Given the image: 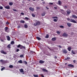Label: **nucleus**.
Returning a JSON list of instances; mask_svg holds the SVG:
<instances>
[{
  "instance_id": "f257e3e1",
  "label": "nucleus",
  "mask_w": 77,
  "mask_h": 77,
  "mask_svg": "<svg viewBox=\"0 0 77 77\" xmlns=\"http://www.w3.org/2000/svg\"><path fill=\"white\" fill-rule=\"evenodd\" d=\"M40 22L39 21H37L36 23H34V26H39L40 25Z\"/></svg>"
},
{
  "instance_id": "f03ea898",
  "label": "nucleus",
  "mask_w": 77,
  "mask_h": 77,
  "mask_svg": "<svg viewBox=\"0 0 77 77\" xmlns=\"http://www.w3.org/2000/svg\"><path fill=\"white\" fill-rule=\"evenodd\" d=\"M70 21V22H72V23H77V22L74 20L71 19Z\"/></svg>"
},
{
  "instance_id": "7ed1b4c3",
  "label": "nucleus",
  "mask_w": 77,
  "mask_h": 77,
  "mask_svg": "<svg viewBox=\"0 0 77 77\" xmlns=\"http://www.w3.org/2000/svg\"><path fill=\"white\" fill-rule=\"evenodd\" d=\"M70 21V22H72V23H77V22L74 20L71 19Z\"/></svg>"
},
{
  "instance_id": "20e7f679",
  "label": "nucleus",
  "mask_w": 77,
  "mask_h": 77,
  "mask_svg": "<svg viewBox=\"0 0 77 77\" xmlns=\"http://www.w3.org/2000/svg\"><path fill=\"white\" fill-rule=\"evenodd\" d=\"M63 36L64 37H68V35L66 33H64L63 34Z\"/></svg>"
},
{
  "instance_id": "39448f33",
  "label": "nucleus",
  "mask_w": 77,
  "mask_h": 77,
  "mask_svg": "<svg viewBox=\"0 0 77 77\" xmlns=\"http://www.w3.org/2000/svg\"><path fill=\"white\" fill-rule=\"evenodd\" d=\"M67 14L68 15H69L70 13H71V11L69 10H68L66 11Z\"/></svg>"
},
{
  "instance_id": "423d86ee",
  "label": "nucleus",
  "mask_w": 77,
  "mask_h": 77,
  "mask_svg": "<svg viewBox=\"0 0 77 77\" xmlns=\"http://www.w3.org/2000/svg\"><path fill=\"white\" fill-rule=\"evenodd\" d=\"M5 9H10V6L9 5H7L5 7Z\"/></svg>"
},
{
  "instance_id": "0eeeda50",
  "label": "nucleus",
  "mask_w": 77,
  "mask_h": 77,
  "mask_svg": "<svg viewBox=\"0 0 77 77\" xmlns=\"http://www.w3.org/2000/svg\"><path fill=\"white\" fill-rule=\"evenodd\" d=\"M1 53H2V54H7V53L5 52H4V51L3 50L1 51Z\"/></svg>"
},
{
  "instance_id": "6e6552de",
  "label": "nucleus",
  "mask_w": 77,
  "mask_h": 77,
  "mask_svg": "<svg viewBox=\"0 0 77 77\" xmlns=\"http://www.w3.org/2000/svg\"><path fill=\"white\" fill-rule=\"evenodd\" d=\"M68 66L69 67H71L72 68L74 67V65H72L71 64H69L68 65Z\"/></svg>"
},
{
  "instance_id": "1a4fd4ad",
  "label": "nucleus",
  "mask_w": 77,
  "mask_h": 77,
  "mask_svg": "<svg viewBox=\"0 0 77 77\" xmlns=\"http://www.w3.org/2000/svg\"><path fill=\"white\" fill-rule=\"evenodd\" d=\"M44 62H45V61H44L42 60H40L39 61V63H44Z\"/></svg>"
},
{
  "instance_id": "9d476101",
  "label": "nucleus",
  "mask_w": 77,
  "mask_h": 77,
  "mask_svg": "<svg viewBox=\"0 0 77 77\" xmlns=\"http://www.w3.org/2000/svg\"><path fill=\"white\" fill-rule=\"evenodd\" d=\"M67 25L69 27H71V24L70 23H67Z\"/></svg>"
},
{
  "instance_id": "9b49d317",
  "label": "nucleus",
  "mask_w": 77,
  "mask_h": 77,
  "mask_svg": "<svg viewBox=\"0 0 77 77\" xmlns=\"http://www.w3.org/2000/svg\"><path fill=\"white\" fill-rule=\"evenodd\" d=\"M42 71H44V72H48V70L45 69H42Z\"/></svg>"
},
{
  "instance_id": "f8f14e48",
  "label": "nucleus",
  "mask_w": 77,
  "mask_h": 77,
  "mask_svg": "<svg viewBox=\"0 0 77 77\" xmlns=\"http://www.w3.org/2000/svg\"><path fill=\"white\" fill-rule=\"evenodd\" d=\"M29 9L30 11H34V9L32 8H29Z\"/></svg>"
},
{
  "instance_id": "ddd939ff",
  "label": "nucleus",
  "mask_w": 77,
  "mask_h": 77,
  "mask_svg": "<svg viewBox=\"0 0 77 77\" xmlns=\"http://www.w3.org/2000/svg\"><path fill=\"white\" fill-rule=\"evenodd\" d=\"M7 39L8 41H10L11 40V38H10V37H9V36H7Z\"/></svg>"
},
{
  "instance_id": "4468645a",
  "label": "nucleus",
  "mask_w": 77,
  "mask_h": 77,
  "mask_svg": "<svg viewBox=\"0 0 77 77\" xmlns=\"http://www.w3.org/2000/svg\"><path fill=\"white\" fill-rule=\"evenodd\" d=\"M52 41H56V38H52Z\"/></svg>"
},
{
  "instance_id": "2eb2a0df",
  "label": "nucleus",
  "mask_w": 77,
  "mask_h": 77,
  "mask_svg": "<svg viewBox=\"0 0 77 77\" xmlns=\"http://www.w3.org/2000/svg\"><path fill=\"white\" fill-rule=\"evenodd\" d=\"M63 53H67V51L65 49L63 50Z\"/></svg>"
},
{
  "instance_id": "dca6fc26",
  "label": "nucleus",
  "mask_w": 77,
  "mask_h": 77,
  "mask_svg": "<svg viewBox=\"0 0 77 77\" xmlns=\"http://www.w3.org/2000/svg\"><path fill=\"white\" fill-rule=\"evenodd\" d=\"M8 27H5V32H7V30H8Z\"/></svg>"
},
{
  "instance_id": "f3484780",
  "label": "nucleus",
  "mask_w": 77,
  "mask_h": 77,
  "mask_svg": "<svg viewBox=\"0 0 77 77\" xmlns=\"http://www.w3.org/2000/svg\"><path fill=\"white\" fill-rule=\"evenodd\" d=\"M36 38L37 39H38V41H40V40H41V38L40 37H36Z\"/></svg>"
},
{
  "instance_id": "a211bd4d",
  "label": "nucleus",
  "mask_w": 77,
  "mask_h": 77,
  "mask_svg": "<svg viewBox=\"0 0 77 77\" xmlns=\"http://www.w3.org/2000/svg\"><path fill=\"white\" fill-rule=\"evenodd\" d=\"M68 49L69 51H71V47H68Z\"/></svg>"
},
{
  "instance_id": "6ab92c4d",
  "label": "nucleus",
  "mask_w": 77,
  "mask_h": 77,
  "mask_svg": "<svg viewBox=\"0 0 77 77\" xmlns=\"http://www.w3.org/2000/svg\"><path fill=\"white\" fill-rule=\"evenodd\" d=\"M20 71L21 72H24V70H23V69H20Z\"/></svg>"
},
{
  "instance_id": "aec40b11",
  "label": "nucleus",
  "mask_w": 77,
  "mask_h": 77,
  "mask_svg": "<svg viewBox=\"0 0 77 77\" xmlns=\"http://www.w3.org/2000/svg\"><path fill=\"white\" fill-rule=\"evenodd\" d=\"M7 48H11V45L9 44L7 46Z\"/></svg>"
},
{
  "instance_id": "412c9836",
  "label": "nucleus",
  "mask_w": 77,
  "mask_h": 77,
  "mask_svg": "<svg viewBox=\"0 0 77 77\" xmlns=\"http://www.w3.org/2000/svg\"><path fill=\"white\" fill-rule=\"evenodd\" d=\"M13 67H14V66H13L12 65H10L9 66V67L10 68H13Z\"/></svg>"
},
{
  "instance_id": "4be33fe9",
  "label": "nucleus",
  "mask_w": 77,
  "mask_h": 77,
  "mask_svg": "<svg viewBox=\"0 0 77 77\" xmlns=\"http://www.w3.org/2000/svg\"><path fill=\"white\" fill-rule=\"evenodd\" d=\"M18 62H19L20 63H23V61H22V60H20Z\"/></svg>"
},
{
  "instance_id": "5701e85b",
  "label": "nucleus",
  "mask_w": 77,
  "mask_h": 77,
  "mask_svg": "<svg viewBox=\"0 0 77 77\" xmlns=\"http://www.w3.org/2000/svg\"><path fill=\"white\" fill-rule=\"evenodd\" d=\"M61 2L60 1V0L59 1H58V5H61Z\"/></svg>"
},
{
  "instance_id": "b1692460",
  "label": "nucleus",
  "mask_w": 77,
  "mask_h": 77,
  "mask_svg": "<svg viewBox=\"0 0 77 77\" xmlns=\"http://www.w3.org/2000/svg\"><path fill=\"white\" fill-rule=\"evenodd\" d=\"M20 23H24V21L23 20H21L20 21Z\"/></svg>"
},
{
  "instance_id": "393cba45",
  "label": "nucleus",
  "mask_w": 77,
  "mask_h": 77,
  "mask_svg": "<svg viewBox=\"0 0 77 77\" xmlns=\"http://www.w3.org/2000/svg\"><path fill=\"white\" fill-rule=\"evenodd\" d=\"M72 17H73L74 18H77V16H76L75 15H72Z\"/></svg>"
},
{
  "instance_id": "a878e982",
  "label": "nucleus",
  "mask_w": 77,
  "mask_h": 77,
  "mask_svg": "<svg viewBox=\"0 0 77 77\" xmlns=\"http://www.w3.org/2000/svg\"><path fill=\"white\" fill-rule=\"evenodd\" d=\"M72 53L73 54H75V52L73 50H72Z\"/></svg>"
},
{
  "instance_id": "bb28decb",
  "label": "nucleus",
  "mask_w": 77,
  "mask_h": 77,
  "mask_svg": "<svg viewBox=\"0 0 77 77\" xmlns=\"http://www.w3.org/2000/svg\"><path fill=\"white\" fill-rule=\"evenodd\" d=\"M54 22H57V20L56 19H54Z\"/></svg>"
},
{
  "instance_id": "cd10ccee",
  "label": "nucleus",
  "mask_w": 77,
  "mask_h": 77,
  "mask_svg": "<svg viewBox=\"0 0 77 77\" xmlns=\"http://www.w3.org/2000/svg\"><path fill=\"white\" fill-rule=\"evenodd\" d=\"M24 27L25 28H27L28 27V26H27V25L25 24Z\"/></svg>"
},
{
  "instance_id": "c85d7f7f",
  "label": "nucleus",
  "mask_w": 77,
  "mask_h": 77,
  "mask_svg": "<svg viewBox=\"0 0 77 77\" xmlns=\"http://www.w3.org/2000/svg\"><path fill=\"white\" fill-rule=\"evenodd\" d=\"M23 63H24L25 64H26V65L27 64V62L25 61H23Z\"/></svg>"
},
{
  "instance_id": "c756f323",
  "label": "nucleus",
  "mask_w": 77,
  "mask_h": 77,
  "mask_svg": "<svg viewBox=\"0 0 77 77\" xmlns=\"http://www.w3.org/2000/svg\"><path fill=\"white\" fill-rule=\"evenodd\" d=\"M9 5L10 6H12L13 5V3L12 2H10L9 3Z\"/></svg>"
},
{
  "instance_id": "7c9ffc66",
  "label": "nucleus",
  "mask_w": 77,
  "mask_h": 77,
  "mask_svg": "<svg viewBox=\"0 0 77 77\" xmlns=\"http://www.w3.org/2000/svg\"><path fill=\"white\" fill-rule=\"evenodd\" d=\"M21 45H19L17 46V48H20V47H21Z\"/></svg>"
},
{
  "instance_id": "2f4dec72",
  "label": "nucleus",
  "mask_w": 77,
  "mask_h": 77,
  "mask_svg": "<svg viewBox=\"0 0 77 77\" xmlns=\"http://www.w3.org/2000/svg\"><path fill=\"white\" fill-rule=\"evenodd\" d=\"M22 48H23V50H25L26 49V47L25 46H22Z\"/></svg>"
},
{
  "instance_id": "473e14b6",
  "label": "nucleus",
  "mask_w": 77,
  "mask_h": 77,
  "mask_svg": "<svg viewBox=\"0 0 77 77\" xmlns=\"http://www.w3.org/2000/svg\"><path fill=\"white\" fill-rule=\"evenodd\" d=\"M33 75L34 76V77H38V75Z\"/></svg>"
},
{
  "instance_id": "72a5a7b5",
  "label": "nucleus",
  "mask_w": 77,
  "mask_h": 77,
  "mask_svg": "<svg viewBox=\"0 0 77 77\" xmlns=\"http://www.w3.org/2000/svg\"><path fill=\"white\" fill-rule=\"evenodd\" d=\"M49 37V36L48 35H47L46 36H45L46 38H48Z\"/></svg>"
},
{
  "instance_id": "f704fd0d",
  "label": "nucleus",
  "mask_w": 77,
  "mask_h": 77,
  "mask_svg": "<svg viewBox=\"0 0 77 77\" xmlns=\"http://www.w3.org/2000/svg\"><path fill=\"white\" fill-rule=\"evenodd\" d=\"M60 28H64V26L62 25H61L60 26Z\"/></svg>"
},
{
  "instance_id": "c9c22d12",
  "label": "nucleus",
  "mask_w": 77,
  "mask_h": 77,
  "mask_svg": "<svg viewBox=\"0 0 77 77\" xmlns=\"http://www.w3.org/2000/svg\"><path fill=\"white\" fill-rule=\"evenodd\" d=\"M11 44H14V41H12L11 43Z\"/></svg>"
},
{
  "instance_id": "e433bc0d",
  "label": "nucleus",
  "mask_w": 77,
  "mask_h": 77,
  "mask_svg": "<svg viewBox=\"0 0 77 77\" xmlns=\"http://www.w3.org/2000/svg\"><path fill=\"white\" fill-rule=\"evenodd\" d=\"M32 16L33 17H35V15L34 14H32Z\"/></svg>"
},
{
  "instance_id": "4c0bfd02",
  "label": "nucleus",
  "mask_w": 77,
  "mask_h": 77,
  "mask_svg": "<svg viewBox=\"0 0 77 77\" xmlns=\"http://www.w3.org/2000/svg\"><path fill=\"white\" fill-rule=\"evenodd\" d=\"M13 11H14V12H17V11L15 9H13Z\"/></svg>"
},
{
  "instance_id": "58836bf2",
  "label": "nucleus",
  "mask_w": 77,
  "mask_h": 77,
  "mask_svg": "<svg viewBox=\"0 0 77 77\" xmlns=\"http://www.w3.org/2000/svg\"><path fill=\"white\" fill-rule=\"evenodd\" d=\"M20 49H23V45H21L20 47Z\"/></svg>"
},
{
  "instance_id": "ea45409f",
  "label": "nucleus",
  "mask_w": 77,
  "mask_h": 77,
  "mask_svg": "<svg viewBox=\"0 0 77 77\" xmlns=\"http://www.w3.org/2000/svg\"><path fill=\"white\" fill-rule=\"evenodd\" d=\"M19 51H20V50L19 49H17L16 51V52H18Z\"/></svg>"
},
{
  "instance_id": "a19ab883",
  "label": "nucleus",
  "mask_w": 77,
  "mask_h": 77,
  "mask_svg": "<svg viewBox=\"0 0 77 77\" xmlns=\"http://www.w3.org/2000/svg\"><path fill=\"white\" fill-rule=\"evenodd\" d=\"M5 67L2 68L1 69V71H3V70H4V69H5Z\"/></svg>"
},
{
  "instance_id": "79ce46f5",
  "label": "nucleus",
  "mask_w": 77,
  "mask_h": 77,
  "mask_svg": "<svg viewBox=\"0 0 77 77\" xmlns=\"http://www.w3.org/2000/svg\"><path fill=\"white\" fill-rule=\"evenodd\" d=\"M42 17H43L44 16H45V14H42Z\"/></svg>"
},
{
  "instance_id": "37998d69",
  "label": "nucleus",
  "mask_w": 77,
  "mask_h": 77,
  "mask_svg": "<svg viewBox=\"0 0 77 77\" xmlns=\"http://www.w3.org/2000/svg\"><path fill=\"white\" fill-rule=\"evenodd\" d=\"M25 19V20H29V18L27 17H26Z\"/></svg>"
},
{
  "instance_id": "c03bdc74",
  "label": "nucleus",
  "mask_w": 77,
  "mask_h": 77,
  "mask_svg": "<svg viewBox=\"0 0 77 77\" xmlns=\"http://www.w3.org/2000/svg\"><path fill=\"white\" fill-rule=\"evenodd\" d=\"M24 57V56H23V55H20V57Z\"/></svg>"
},
{
  "instance_id": "a18cd8bd",
  "label": "nucleus",
  "mask_w": 77,
  "mask_h": 77,
  "mask_svg": "<svg viewBox=\"0 0 77 77\" xmlns=\"http://www.w3.org/2000/svg\"><path fill=\"white\" fill-rule=\"evenodd\" d=\"M0 61L2 62V63H3V62H4V61H3V60H0Z\"/></svg>"
},
{
  "instance_id": "49530a36",
  "label": "nucleus",
  "mask_w": 77,
  "mask_h": 77,
  "mask_svg": "<svg viewBox=\"0 0 77 77\" xmlns=\"http://www.w3.org/2000/svg\"><path fill=\"white\" fill-rule=\"evenodd\" d=\"M57 34H60V32L59 31H57Z\"/></svg>"
},
{
  "instance_id": "de8ad7c7",
  "label": "nucleus",
  "mask_w": 77,
  "mask_h": 77,
  "mask_svg": "<svg viewBox=\"0 0 77 77\" xmlns=\"http://www.w3.org/2000/svg\"><path fill=\"white\" fill-rule=\"evenodd\" d=\"M6 24H7V25H8V24H9V22L7 21L6 23Z\"/></svg>"
},
{
  "instance_id": "09e8293b",
  "label": "nucleus",
  "mask_w": 77,
  "mask_h": 77,
  "mask_svg": "<svg viewBox=\"0 0 77 77\" xmlns=\"http://www.w3.org/2000/svg\"><path fill=\"white\" fill-rule=\"evenodd\" d=\"M3 9V7L1 6L0 7V9Z\"/></svg>"
},
{
  "instance_id": "8fccbe9b",
  "label": "nucleus",
  "mask_w": 77,
  "mask_h": 77,
  "mask_svg": "<svg viewBox=\"0 0 77 77\" xmlns=\"http://www.w3.org/2000/svg\"><path fill=\"white\" fill-rule=\"evenodd\" d=\"M21 14L22 15H24V13L23 12L21 13Z\"/></svg>"
},
{
  "instance_id": "3c124183",
  "label": "nucleus",
  "mask_w": 77,
  "mask_h": 77,
  "mask_svg": "<svg viewBox=\"0 0 77 77\" xmlns=\"http://www.w3.org/2000/svg\"><path fill=\"white\" fill-rule=\"evenodd\" d=\"M53 18H58V17H54Z\"/></svg>"
},
{
  "instance_id": "603ef678",
  "label": "nucleus",
  "mask_w": 77,
  "mask_h": 77,
  "mask_svg": "<svg viewBox=\"0 0 77 77\" xmlns=\"http://www.w3.org/2000/svg\"><path fill=\"white\" fill-rule=\"evenodd\" d=\"M36 9L37 10H38V9H40V8H39V7H37L36 8Z\"/></svg>"
},
{
  "instance_id": "864d4df0",
  "label": "nucleus",
  "mask_w": 77,
  "mask_h": 77,
  "mask_svg": "<svg viewBox=\"0 0 77 77\" xmlns=\"http://www.w3.org/2000/svg\"><path fill=\"white\" fill-rule=\"evenodd\" d=\"M67 20L68 21H71V19H70L67 18Z\"/></svg>"
},
{
  "instance_id": "5fc2aeb1",
  "label": "nucleus",
  "mask_w": 77,
  "mask_h": 77,
  "mask_svg": "<svg viewBox=\"0 0 77 77\" xmlns=\"http://www.w3.org/2000/svg\"><path fill=\"white\" fill-rule=\"evenodd\" d=\"M64 8H68V6L67 5H66L64 6Z\"/></svg>"
},
{
  "instance_id": "6e6d98bb",
  "label": "nucleus",
  "mask_w": 77,
  "mask_h": 77,
  "mask_svg": "<svg viewBox=\"0 0 77 77\" xmlns=\"http://www.w3.org/2000/svg\"><path fill=\"white\" fill-rule=\"evenodd\" d=\"M58 47H59V48H62V46L60 45H59Z\"/></svg>"
},
{
  "instance_id": "4d7b16f0",
  "label": "nucleus",
  "mask_w": 77,
  "mask_h": 77,
  "mask_svg": "<svg viewBox=\"0 0 77 77\" xmlns=\"http://www.w3.org/2000/svg\"><path fill=\"white\" fill-rule=\"evenodd\" d=\"M17 28H18V29H19V28H20V26H17Z\"/></svg>"
},
{
  "instance_id": "13d9d810",
  "label": "nucleus",
  "mask_w": 77,
  "mask_h": 77,
  "mask_svg": "<svg viewBox=\"0 0 77 77\" xmlns=\"http://www.w3.org/2000/svg\"><path fill=\"white\" fill-rule=\"evenodd\" d=\"M54 58H55V59H57V57H56V56H55Z\"/></svg>"
},
{
  "instance_id": "bf43d9fd",
  "label": "nucleus",
  "mask_w": 77,
  "mask_h": 77,
  "mask_svg": "<svg viewBox=\"0 0 77 77\" xmlns=\"http://www.w3.org/2000/svg\"><path fill=\"white\" fill-rule=\"evenodd\" d=\"M50 4L51 5H53V3H50Z\"/></svg>"
},
{
  "instance_id": "052dcab7",
  "label": "nucleus",
  "mask_w": 77,
  "mask_h": 77,
  "mask_svg": "<svg viewBox=\"0 0 77 77\" xmlns=\"http://www.w3.org/2000/svg\"><path fill=\"white\" fill-rule=\"evenodd\" d=\"M41 75L42 76V77H44V76L42 74H41Z\"/></svg>"
},
{
  "instance_id": "680f3d73",
  "label": "nucleus",
  "mask_w": 77,
  "mask_h": 77,
  "mask_svg": "<svg viewBox=\"0 0 77 77\" xmlns=\"http://www.w3.org/2000/svg\"><path fill=\"white\" fill-rule=\"evenodd\" d=\"M73 62L74 63H75V60H74L73 61Z\"/></svg>"
},
{
  "instance_id": "e2e57ef3",
  "label": "nucleus",
  "mask_w": 77,
  "mask_h": 77,
  "mask_svg": "<svg viewBox=\"0 0 77 77\" xmlns=\"http://www.w3.org/2000/svg\"><path fill=\"white\" fill-rule=\"evenodd\" d=\"M66 58H67V60H68V59H70V58L69 57H67Z\"/></svg>"
},
{
  "instance_id": "0e129e2a",
  "label": "nucleus",
  "mask_w": 77,
  "mask_h": 77,
  "mask_svg": "<svg viewBox=\"0 0 77 77\" xmlns=\"http://www.w3.org/2000/svg\"><path fill=\"white\" fill-rule=\"evenodd\" d=\"M54 9H57V7H54Z\"/></svg>"
},
{
  "instance_id": "69168bd1",
  "label": "nucleus",
  "mask_w": 77,
  "mask_h": 77,
  "mask_svg": "<svg viewBox=\"0 0 77 77\" xmlns=\"http://www.w3.org/2000/svg\"><path fill=\"white\" fill-rule=\"evenodd\" d=\"M43 4H45V2H43Z\"/></svg>"
},
{
  "instance_id": "338daca9",
  "label": "nucleus",
  "mask_w": 77,
  "mask_h": 77,
  "mask_svg": "<svg viewBox=\"0 0 77 77\" xmlns=\"http://www.w3.org/2000/svg\"><path fill=\"white\" fill-rule=\"evenodd\" d=\"M46 9H49V8L47 7H46Z\"/></svg>"
},
{
  "instance_id": "774afa93",
  "label": "nucleus",
  "mask_w": 77,
  "mask_h": 77,
  "mask_svg": "<svg viewBox=\"0 0 77 77\" xmlns=\"http://www.w3.org/2000/svg\"><path fill=\"white\" fill-rule=\"evenodd\" d=\"M48 48L51 51V49H50V48Z\"/></svg>"
}]
</instances>
